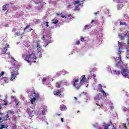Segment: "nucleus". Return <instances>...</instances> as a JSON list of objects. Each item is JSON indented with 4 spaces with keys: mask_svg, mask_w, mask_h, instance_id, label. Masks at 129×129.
Returning a JSON list of instances; mask_svg holds the SVG:
<instances>
[{
    "mask_svg": "<svg viewBox=\"0 0 129 129\" xmlns=\"http://www.w3.org/2000/svg\"><path fill=\"white\" fill-rule=\"evenodd\" d=\"M118 55H119V57L116 58H114L115 62H117L115 64L116 67H118L119 66V63H122V60H121V54L122 53V51L120 50V48H122V43L119 41H118Z\"/></svg>",
    "mask_w": 129,
    "mask_h": 129,
    "instance_id": "f257e3e1",
    "label": "nucleus"
},
{
    "mask_svg": "<svg viewBox=\"0 0 129 129\" xmlns=\"http://www.w3.org/2000/svg\"><path fill=\"white\" fill-rule=\"evenodd\" d=\"M72 84L74 87H75L77 90L80 89L81 87L82 86V85H83V84L81 83V81H79V79H74L72 82Z\"/></svg>",
    "mask_w": 129,
    "mask_h": 129,
    "instance_id": "f03ea898",
    "label": "nucleus"
},
{
    "mask_svg": "<svg viewBox=\"0 0 129 129\" xmlns=\"http://www.w3.org/2000/svg\"><path fill=\"white\" fill-rule=\"evenodd\" d=\"M121 75H123L125 78H129L128 73L129 70L128 67H126L125 68H122L121 71Z\"/></svg>",
    "mask_w": 129,
    "mask_h": 129,
    "instance_id": "7ed1b4c3",
    "label": "nucleus"
},
{
    "mask_svg": "<svg viewBox=\"0 0 129 129\" xmlns=\"http://www.w3.org/2000/svg\"><path fill=\"white\" fill-rule=\"evenodd\" d=\"M11 65L12 67L10 68L11 71H19V68H20L19 62H13Z\"/></svg>",
    "mask_w": 129,
    "mask_h": 129,
    "instance_id": "20e7f679",
    "label": "nucleus"
},
{
    "mask_svg": "<svg viewBox=\"0 0 129 129\" xmlns=\"http://www.w3.org/2000/svg\"><path fill=\"white\" fill-rule=\"evenodd\" d=\"M11 76L10 80L13 81L14 79H16V77L19 75V71H13L11 73Z\"/></svg>",
    "mask_w": 129,
    "mask_h": 129,
    "instance_id": "39448f33",
    "label": "nucleus"
},
{
    "mask_svg": "<svg viewBox=\"0 0 129 129\" xmlns=\"http://www.w3.org/2000/svg\"><path fill=\"white\" fill-rule=\"evenodd\" d=\"M22 58L27 63H30L31 62V61L30 60H31V58H30V54H23L22 56Z\"/></svg>",
    "mask_w": 129,
    "mask_h": 129,
    "instance_id": "423d86ee",
    "label": "nucleus"
},
{
    "mask_svg": "<svg viewBox=\"0 0 129 129\" xmlns=\"http://www.w3.org/2000/svg\"><path fill=\"white\" fill-rule=\"evenodd\" d=\"M33 94H35V96L31 100V104H33L34 102L36 101L37 98H39V97H40L39 94H36L35 92L33 93Z\"/></svg>",
    "mask_w": 129,
    "mask_h": 129,
    "instance_id": "0eeeda50",
    "label": "nucleus"
},
{
    "mask_svg": "<svg viewBox=\"0 0 129 129\" xmlns=\"http://www.w3.org/2000/svg\"><path fill=\"white\" fill-rule=\"evenodd\" d=\"M9 48H10V44H7V46L4 47L3 49L2 50V54H3V55L7 54V51L9 50Z\"/></svg>",
    "mask_w": 129,
    "mask_h": 129,
    "instance_id": "6e6552de",
    "label": "nucleus"
},
{
    "mask_svg": "<svg viewBox=\"0 0 129 129\" xmlns=\"http://www.w3.org/2000/svg\"><path fill=\"white\" fill-rule=\"evenodd\" d=\"M80 82L82 84H84V82H86V78L85 77V75H82V77L80 78Z\"/></svg>",
    "mask_w": 129,
    "mask_h": 129,
    "instance_id": "1a4fd4ad",
    "label": "nucleus"
},
{
    "mask_svg": "<svg viewBox=\"0 0 129 129\" xmlns=\"http://www.w3.org/2000/svg\"><path fill=\"white\" fill-rule=\"evenodd\" d=\"M9 80H10V79L7 77H3L2 79H1V81H3V82H5V83H9Z\"/></svg>",
    "mask_w": 129,
    "mask_h": 129,
    "instance_id": "9d476101",
    "label": "nucleus"
},
{
    "mask_svg": "<svg viewBox=\"0 0 129 129\" xmlns=\"http://www.w3.org/2000/svg\"><path fill=\"white\" fill-rule=\"evenodd\" d=\"M30 60L33 59V60H37V57L36 56V55L35 54V53H32L31 54H29Z\"/></svg>",
    "mask_w": 129,
    "mask_h": 129,
    "instance_id": "9b49d317",
    "label": "nucleus"
},
{
    "mask_svg": "<svg viewBox=\"0 0 129 129\" xmlns=\"http://www.w3.org/2000/svg\"><path fill=\"white\" fill-rule=\"evenodd\" d=\"M61 92H62L61 91V90H58V92L54 91L53 93L54 95H55V96H61Z\"/></svg>",
    "mask_w": 129,
    "mask_h": 129,
    "instance_id": "f8f14e48",
    "label": "nucleus"
},
{
    "mask_svg": "<svg viewBox=\"0 0 129 129\" xmlns=\"http://www.w3.org/2000/svg\"><path fill=\"white\" fill-rule=\"evenodd\" d=\"M101 97H102V95L101 93H99L95 97V100H96V101H98V100H100V98H101Z\"/></svg>",
    "mask_w": 129,
    "mask_h": 129,
    "instance_id": "ddd939ff",
    "label": "nucleus"
},
{
    "mask_svg": "<svg viewBox=\"0 0 129 129\" xmlns=\"http://www.w3.org/2000/svg\"><path fill=\"white\" fill-rule=\"evenodd\" d=\"M59 108L60 110H61L62 111H64L66 110V109H67V107L66 106V105L62 104L59 106Z\"/></svg>",
    "mask_w": 129,
    "mask_h": 129,
    "instance_id": "4468645a",
    "label": "nucleus"
},
{
    "mask_svg": "<svg viewBox=\"0 0 129 129\" xmlns=\"http://www.w3.org/2000/svg\"><path fill=\"white\" fill-rule=\"evenodd\" d=\"M2 118L4 119V120H9V114H7L6 115L4 113L3 116H2Z\"/></svg>",
    "mask_w": 129,
    "mask_h": 129,
    "instance_id": "2eb2a0df",
    "label": "nucleus"
},
{
    "mask_svg": "<svg viewBox=\"0 0 129 129\" xmlns=\"http://www.w3.org/2000/svg\"><path fill=\"white\" fill-rule=\"evenodd\" d=\"M118 4H127V6H129V3H127V2L124 1V0H118L117 1Z\"/></svg>",
    "mask_w": 129,
    "mask_h": 129,
    "instance_id": "dca6fc26",
    "label": "nucleus"
},
{
    "mask_svg": "<svg viewBox=\"0 0 129 129\" xmlns=\"http://www.w3.org/2000/svg\"><path fill=\"white\" fill-rule=\"evenodd\" d=\"M61 84H62L61 81L56 83V87L57 88H60L61 87Z\"/></svg>",
    "mask_w": 129,
    "mask_h": 129,
    "instance_id": "f3484780",
    "label": "nucleus"
},
{
    "mask_svg": "<svg viewBox=\"0 0 129 129\" xmlns=\"http://www.w3.org/2000/svg\"><path fill=\"white\" fill-rule=\"evenodd\" d=\"M100 92H101L103 94V96H104V97H106V96H107V95H108V94H107L106 93H105V92L104 91V90H100Z\"/></svg>",
    "mask_w": 129,
    "mask_h": 129,
    "instance_id": "a211bd4d",
    "label": "nucleus"
},
{
    "mask_svg": "<svg viewBox=\"0 0 129 129\" xmlns=\"http://www.w3.org/2000/svg\"><path fill=\"white\" fill-rule=\"evenodd\" d=\"M29 115L30 116H34V112L33 111H30L28 112Z\"/></svg>",
    "mask_w": 129,
    "mask_h": 129,
    "instance_id": "6ab92c4d",
    "label": "nucleus"
},
{
    "mask_svg": "<svg viewBox=\"0 0 129 129\" xmlns=\"http://www.w3.org/2000/svg\"><path fill=\"white\" fill-rule=\"evenodd\" d=\"M9 4H5L3 6V11H7V6Z\"/></svg>",
    "mask_w": 129,
    "mask_h": 129,
    "instance_id": "aec40b11",
    "label": "nucleus"
},
{
    "mask_svg": "<svg viewBox=\"0 0 129 129\" xmlns=\"http://www.w3.org/2000/svg\"><path fill=\"white\" fill-rule=\"evenodd\" d=\"M52 24H58V20H54V19H53V20H52Z\"/></svg>",
    "mask_w": 129,
    "mask_h": 129,
    "instance_id": "412c9836",
    "label": "nucleus"
},
{
    "mask_svg": "<svg viewBox=\"0 0 129 129\" xmlns=\"http://www.w3.org/2000/svg\"><path fill=\"white\" fill-rule=\"evenodd\" d=\"M113 72H114L115 74H116L117 75L120 74V72L119 71L114 70L113 71Z\"/></svg>",
    "mask_w": 129,
    "mask_h": 129,
    "instance_id": "4be33fe9",
    "label": "nucleus"
},
{
    "mask_svg": "<svg viewBox=\"0 0 129 129\" xmlns=\"http://www.w3.org/2000/svg\"><path fill=\"white\" fill-rule=\"evenodd\" d=\"M36 47H37V50H39V49H41V45H40V44H39V43H37Z\"/></svg>",
    "mask_w": 129,
    "mask_h": 129,
    "instance_id": "5701e85b",
    "label": "nucleus"
},
{
    "mask_svg": "<svg viewBox=\"0 0 129 129\" xmlns=\"http://www.w3.org/2000/svg\"><path fill=\"white\" fill-rule=\"evenodd\" d=\"M47 85L48 87V89H53V86H50V85H51V83L48 84Z\"/></svg>",
    "mask_w": 129,
    "mask_h": 129,
    "instance_id": "b1692460",
    "label": "nucleus"
},
{
    "mask_svg": "<svg viewBox=\"0 0 129 129\" xmlns=\"http://www.w3.org/2000/svg\"><path fill=\"white\" fill-rule=\"evenodd\" d=\"M16 105H19V103H20V102H19V100H18L17 99H15L14 100Z\"/></svg>",
    "mask_w": 129,
    "mask_h": 129,
    "instance_id": "393cba45",
    "label": "nucleus"
},
{
    "mask_svg": "<svg viewBox=\"0 0 129 129\" xmlns=\"http://www.w3.org/2000/svg\"><path fill=\"white\" fill-rule=\"evenodd\" d=\"M4 75H5V72H2L1 73H0V78L2 77V76H4ZM1 79H0V81H1Z\"/></svg>",
    "mask_w": 129,
    "mask_h": 129,
    "instance_id": "a878e982",
    "label": "nucleus"
},
{
    "mask_svg": "<svg viewBox=\"0 0 129 129\" xmlns=\"http://www.w3.org/2000/svg\"><path fill=\"white\" fill-rule=\"evenodd\" d=\"M78 4H80V1L77 0V1L75 2L74 5L75 6L76 5H77Z\"/></svg>",
    "mask_w": 129,
    "mask_h": 129,
    "instance_id": "bb28decb",
    "label": "nucleus"
},
{
    "mask_svg": "<svg viewBox=\"0 0 129 129\" xmlns=\"http://www.w3.org/2000/svg\"><path fill=\"white\" fill-rule=\"evenodd\" d=\"M121 25L122 26H125V25H126V24H125V23H124V22L121 23V22H120L119 26H121Z\"/></svg>",
    "mask_w": 129,
    "mask_h": 129,
    "instance_id": "cd10ccee",
    "label": "nucleus"
},
{
    "mask_svg": "<svg viewBox=\"0 0 129 129\" xmlns=\"http://www.w3.org/2000/svg\"><path fill=\"white\" fill-rule=\"evenodd\" d=\"M3 101H4V102H5L3 105H8V102H7V100H4Z\"/></svg>",
    "mask_w": 129,
    "mask_h": 129,
    "instance_id": "c85d7f7f",
    "label": "nucleus"
},
{
    "mask_svg": "<svg viewBox=\"0 0 129 129\" xmlns=\"http://www.w3.org/2000/svg\"><path fill=\"white\" fill-rule=\"evenodd\" d=\"M3 128H6V125H1L0 127V129H3Z\"/></svg>",
    "mask_w": 129,
    "mask_h": 129,
    "instance_id": "c756f323",
    "label": "nucleus"
},
{
    "mask_svg": "<svg viewBox=\"0 0 129 129\" xmlns=\"http://www.w3.org/2000/svg\"><path fill=\"white\" fill-rule=\"evenodd\" d=\"M11 59H12V60H14L13 63L18 62V61H17V60H16V59H15V58L12 57H11Z\"/></svg>",
    "mask_w": 129,
    "mask_h": 129,
    "instance_id": "7c9ffc66",
    "label": "nucleus"
},
{
    "mask_svg": "<svg viewBox=\"0 0 129 129\" xmlns=\"http://www.w3.org/2000/svg\"><path fill=\"white\" fill-rule=\"evenodd\" d=\"M42 114L43 115H45L46 114V111L45 110H42Z\"/></svg>",
    "mask_w": 129,
    "mask_h": 129,
    "instance_id": "2f4dec72",
    "label": "nucleus"
},
{
    "mask_svg": "<svg viewBox=\"0 0 129 129\" xmlns=\"http://www.w3.org/2000/svg\"><path fill=\"white\" fill-rule=\"evenodd\" d=\"M17 36H21V32H16Z\"/></svg>",
    "mask_w": 129,
    "mask_h": 129,
    "instance_id": "473e14b6",
    "label": "nucleus"
},
{
    "mask_svg": "<svg viewBox=\"0 0 129 129\" xmlns=\"http://www.w3.org/2000/svg\"><path fill=\"white\" fill-rule=\"evenodd\" d=\"M30 25H27L24 29V31H26V30H27V29H28V28H29Z\"/></svg>",
    "mask_w": 129,
    "mask_h": 129,
    "instance_id": "72a5a7b5",
    "label": "nucleus"
},
{
    "mask_svg": "<svg viewBox=\"0 0 129 129\" xmlns=\"http://www.w3.org/2000/svg\"><path fill=\"white\" fill-rule=\"evenodd\" d=\"M46 80H47V79L46 78H43L42 79V82H45V81H46Z\"/></svg>",
    "mask_w": 129,
    "mask_h": 129,
    "instance_id": "f704fd0d",
    "label": "nucleus"
},
{
    "mask_svg": "<svg viewBox=\"0 0 129 129\" xmlns=\"http://www.w3.org/2000/svg\"><path fill=\"white\" fill-rule=\"evenodd\" d=\"M81 42H84L85 41L84 40V37L81 38Z\"/></svg>",
    "mask_w": 129,
    "mask_h": 129,
    "instance_id": "c9c22d12",
    "label": "nucleus"
},
{
    "mask_svg": "<svg viewBox=\"0 0 129 129\" xmlns=\"http://www.w3.org/2000/svg\"><path fill=\"white\" fill-rule=\"evenodd\" d=\"M46 27H49V22H45Z\"/></svg>",
    "mask_w": 129,
    "mask_h": 129,
    "instance_id": "e433bc0d",
    "label": "nucleus"
},
{
    "mask_svg": "<svg viewBox=\"0 0 129 129\" xmlns=\"http://www.w3.org/2000/svg\"><path fill=\"white\" fill-rule=\"evenodd\" d=\"M79 44H80V41H77V42H76V45H79Z\"/></svg>",
    "mask_w": 129,
    "mask_h": 129,
    "instance_id": "4c0bfd02",
    "label": "nucleus"
},
{
    "mask_svg": "<svg viewBox=\"0 0 129 129\" xmlns=\"http://www.w3.org/2000/svg\"><path fill=\"white\" fill-rule=\"evenodd\" d=\"M126 55H129V50H128V49H127V50H126Z\"/></svg>",
    "mask_w": 129,
    "mask_h": 129,
    "instance_id": "58836bf2",
    "label": "nucleus"
},
{
    "mask_svg": "<svg viewBox=\"0 0 129 129\" xmlns=\"http://www.w3.org/2000/svg\"><path fill=\"white\" fill-rule=\"evenodd\" d=\"M123 125H124V128H125V129H126V128H127V127H126V124H123Z\"/></svg>",
    "mask_w": 129,
    "mask_h": 129,
    "instance_id": "ea45409f",
    "label": "nucleus"
},
{
    "mask_svg": "<svg viewBox=\"0 0 129 129\" xmlns=\"http://www.w3.org/2000/svg\"><path fill=\"white\" fill-rule=\"evenodd\" d=\"M13 129H17V126L16 125H14L13 126Z\"/></svg>",
    "mask_w": 129,
    "mask_h": 129,
    "instance_id": "a19ab883",
    "label": "nucleus"
},
{
    "mask_svg": "<svg viewBox=\"0 0 129 129\" xmlns=\"http://www.w3.org/2000/svg\"><path fill=\"white\" fill-rule=\"evenodd\" d=\"M60 120H61V122H64V118H61Z\"/></svg>",
    "mask_w": 129,
    "mask_h": 129,
    "instance_id": "79ce46f5",
    "label": "nucleus"
},
{
    "mask_svg": "<svg viewBox=\"0 0 129 129\" xmlns=\"http://www.w3.org/2000/svg\"><path fill=\"white\" fill-rule=\"evenodd\" d=\"M3 121H4V120H3L2 119V118H0V123H2V122H3Z\"/></svg>",
    "mask_w": 129,
    "mask_h": 129,
    "instance_id": "37998d69",
    "label": "nucleus"
},
{
    "mask_svg": "<svg viewBox=\"0 0 129 129\" xmlns=\"http://www.w3.org/2000/svg\"><path fill=\"white\" fill-rule=\"evenodd\" d=\"M42 40H45V36H43L41 38Z\"/></svg>",
    "mask_w": 129,
    "mask_h": 129,
    "instance_id": "c03bdc74",
    "label": "nucleus"
},
{
    "mask_svg": "<svg viewBox=\"0 0 129 129\" xmlns=\"http://www.w3.org/2000/svg\"><path fill=\"white\" fill-rule=\"evenodd\" d=\"M126 58H127V59H129V54L126 55Z\"/></svg>",
    "mask_w": 129,
    "mask_h": 129,
    "instance_id": "a18cd8bd",
    "label": "nucleus"
},
{
    "mask_svg": "<svg viewBox=\"0 0 129 129\" xmlns=\"http://www.w3.org/2000/svg\"><path fill=\"white\" fill-rule=\"evenodd\" d=\"M93 78H94V79L95 80V77H96V75H93Z\"/></svg>",
    "mask_w": 129,
    "mask_h": 129,
    "instance_id": "49530a36",
    "label": "nucleus"
},
{
    "mask_svg": "<svg viewBox=\"0 0 129 129\" xmlns=\"http://www.w3.org/2000/svg\"><path fill=\"white\" fill-rule=\"evenodd\" d=\"M61 18H63V19H66V16H61Z\"/></svg>",
    "mask_w": 129,
    "mask_h": 129,
    "instance_id": "de8ad7c7",
    "label": "nucleus"
},
{
    "mask_svg": "<svg viewBox=\"0 0 129 129\" xmlns=\"http://www.w3.org/2000/svg\"><path fill=\"white\" fill-rule=\"evenodd\" d=\"M2 105L1 104H0V110L2 109V108H3Z\"/></svg>",
    "mask_w": 129,
    "mask_h": 129,
    "instance_id": "09e8293b",
    "label": "nucleus"
},
{
    "mask_svg": "<svg viewBox=\"0 0 129 129\" xmlns=\"http://www.w3.org/2000/svg\"><path fill=\"white\" fill-rule=\"evenodd\" d=\"M56 115H58V116H60V115H61V114H56Z\"/></svg>",
    "mask_w": 129,
    "mask_h": 129,
    "instance_id": "8fccbe9b",
    "label": "nucleus"
},
{
    "mask_svg": "<svg viewBox=\"0 0 129 129\" xmlns=\"http://www.w3.org/2000/svg\"><path fill=\"white\" fill-rule=\"evenodd\" d=\"M93 23H94V20H92L91 24H92Z\"/></svg>",
    "mask_w": 129,
    "mask_h": 129,
    "instance_id": "3c124183",
    "label": "nucleus"
},
{
    "mask_svg": "<svg viewBox=\"0 0 129 129\" xmlns=\"http://www.w3.org/2000/svg\"><path fill=\"white\" fill-rule=\"evenodd\" d=\"M0 114L2 115V116H3V115H4V113H1V112H0Z\"/></svg>",
    "mask_w": 129,
    "mask_h": 129,
    "instance_id": "603ef678",
    "label": "nucleus"
},
{
    "mask_svg": "<svg viewBox=\"0 0 129 129\" xmlns=\"http://www.w3.org/2000/svg\"><path fill=\"white\" fill-rule=\"evenodd\" d=\"M31 31H33L32 28H31V29H30V32H31Z\"/></svg>",
    "mask_w": 129,
    "mask_h": 129,
    "instance_id": "864d4df0",
    "label": "nucleus"
},
{
    "mask_svg": "<svg viewBox=\"0 0 129 129\" xmlns=\"http://www.w3.org/2000/svg\"><path fill=\"white\" fill-rule=\"evenodd\" d=\"M8 12H9V10H7V12L5 13V14H8Z\"/></svg>",
    "mask_w": 129,
    "mask_h": 129,
    "instance_id": "5fc2aeb1",
    "label": "nucleus"
},
{
    "mask_svg": "<svg viewBox=\"0 0 129 129\" xmlns=\"http://www.w3.org/2000/svg\"><path fill=\"white\" fill-rule=\"evenodd\" d=\"M94 14H95V15H97V14H98V13L96 12V13H95Z\"/></svg>",
    "mask_w": 129,
    "mask_h": 129,
    "instance_id": "6e6d98bb",
    "label": "nucleus"
},
{
    "mask_svg": "<svg viewBox=\"0 0 129 129\" xmlns=\"http://www.w3.org/2000/svg\"><path fill=\"white\" fill-rule=\"evenodd\" d=\"M97 105H98V106H100V105H99V104H96Z\"/></svg>",
    "mask_w": 129,
    "mask_h": 129,
    "instance_id": "4d7b16f0",
    "label": "nucleus"
},
{
    "mask_svg": "<svg viewBox=\"0 0 129 129\" xmlns=\"http://www.w3.org/2000/svg\"><path fill=\"white\" fill-rule=\"evenodd\" d=\"M79 112H80V111L79 110L77 111V113H79Z\"/></svg>",
    "mask_w": 129,
    "mask_h": 129,
    "instance_id": "13d9d810",
    "label": "nucleus"
},
{
    "mask_svg": "<svg viewBox=\"0 0 129 129\" xmlns=\"http://www.w3.org/2000/svg\"><path fill=\"white\" fill-rule=\"evenodd\" d=\"M69 17H71V14L69 15Z\"/></svg>",
    "mask_w": 129,
    "mask_h": 129,
    "instance_id": "bf43d9fd",
    "label": "nucleus"
},
{
    "mask_svg": "<svg viewBox=\"0 0 129 129\" xmlns=\"http://www.w3.org/2000/svg\"><path fill=\"white\" fill-rule=\"evenodd\" d=\"M35 3L36 5H37L38 3H36V2H35Z\"/></svg>",
    "mask_w": 129,
    "mask_h": 129,
    "instance_id": "052dcab7",
    "label": "nucleus"
},
{
    "mask_svg": "<svg viewBox=\"0 0 129 129\" xmlns=\"http://www.w3.org/2000/svg\"><path fill=\"white\" fill-rule=\"evenodd\" d=\"M75 99H77V98H76V97H75Z\"/></svg>",
    "mask_w": 129,
    "mask_h": 129,
    "instance_id": "680f3d73",
    "label": "nucleus"
},
{
    "mask_svg": "<svg viewBox=\"0 0 129 129\" xmlns=\"http://www.w3.org/2000/svg\"><path fill=\"white\" fill-rule=\"evenodd\" d=\"M34 63H36V61H34Z\"/></svg>",
    "mask_w": 129,
    "mask_h": 129,
    "instance_id": "e2e57ef3",
    "label": "nucleus"
},
{
    "mask_svg": "<svg viewBox=\"0 0 129 129\" xmlns=\"http://www.w3.org/2000/svg\"><path fill=\"white\" fill-rule=\"evenodd\" d=\"M57 16H59V14H57Z\"/></svg>",
    "mask_w": 129,
    "mask_h": 129,
    "instance_id": "0e129e2a",
    "label": "nucleus"
},
{
    "mask_svg": "<svg viewBox=\"0 0 129 129\" xmlns=\"http://www.w3.org/2000/svg\"><path fill=\"white\" fill-rule=\"evenodd\" d=\"M61 14H62V13L60 14V15H61Z\"/></svg>",
    "mask_w": 129,
    "mask_h": 129,
    "instance_id": "69168bd1",
    "label": "nucleus"
},
{
    "mask_svg": "<svg viewBox=\"0 0 129 129\" xmlns=\"http://www.w3.org/2000/svg\"><path fill=\"white\" fill-rule=\"evenodd\" d=\"M127 33H128V31H127Z\"/></svg>",
    "mask_w": 129,
    "mask_h": 129,
    "instance_id": "338daca9",
    "label": "nucleus"
}]
</instances>
